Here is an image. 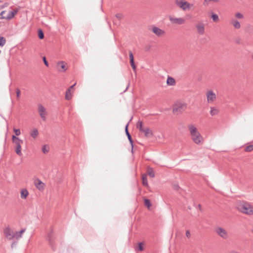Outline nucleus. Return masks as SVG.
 <instances>
[{"label":"nucleus","instance_id":"nucleus-1","mask_svg":"<svg viewBox=\"0 0 253 253\" xmlns=\"http://www.w3.org/2000/svg\"><path fill=\"white\" fill-rule=\"evenodd\" d=\"M188 128L190 131L191 139L193 142L197 145L202 144L204 141V139L198 131L197 128L193 125H189Z\"/></svg>","mask_w":253,"mask_h":253},{"label":"nucleus","instance_id":"nucleus-2","mask_svg":"<svg viewBox=\"0 0 253 253\" xmlns=\"http://www.w3.org/2000/svg\"><path fill=\"white\" fill-rule=\"evenodd\" d=\"M237 209L240 212L247 214H253V206L249 203L245 201H240L237 203Z\"/></svg>","mask_w":253,"mask_h":253},{"label":"nucleus","instance_id":"nucleus-3","mask_svg":"<svg viewBox=\"0 0 253 253\" xmlns=\"http://www.w3.org/2000/svg\"><path fill=\"white\" fill-rule=\"evenodd\" d=\"M12 141L15 145V152L19 156L22 155L21 152V144H23V141L22 140L19 139V138L16 137L15 135H12Z\"/></svg>","mask_w":253,"mask_h":253},{"label":"nucleus","instance_id":"nucleus-4","mask_svg":"<svg viewBox=\"0 0 253 253\" xmlns=\"http://www.w3.org/2000/svg\"><path fill=\"white\" fill-rule=\"evenodd\" d=\"M187 108V104L183 102H177L173 106L172 112L174 114L182 113Z\"/></svg>","mask_w":253,"mask_h":253},{"label":"nucleus","instance_id":"nucleus-5","mask_svg":"<svg viewBox=\"0 0 253 253\" xmlns=\"http://www.w3.org/2000/svg\"><path fill=\"white\" fill-rule=\"evenodd\" d=\"M175 3L177 6L183 11L190 10L193 6V4H191L184 0H175Z\"/></svg>","mask_w":253,"mask_h":253},{"label":"nucleus","instance_id":"nucleus-6","mask_svg":"<svg viewBox=\"0 0 253 253\" xmlns=\"http://www.w3.org/2000/svg\"><path fill=\"white\" fill-rule=\"evenodd\" d=\"M215 232L217 234L224 239L228 238V234L227 231L223 228L218 227L216 228Z\"/></svg>","mask_w":253,"mask_h":253},{"label":"nucleus","instance_id":"nucleus-7","mask_svg":"<svg viewBox=\"0 0 253 253\" xmlns=\"http://www.w3.org/2000/svg\"><path fill=\"white\" fill-rule=\"evenodd\" d=\"M169 20L171 23L173 24H177L179 25L183 24L185 22V19L183 18H175L169 16Z\"/></svg>","mask_w":253,"mask_h":253},{"label":"nucleus","instance_id":"nucleus-8","mask_svg":"<svg viewBox=\"0 0 253 253\" xmlns=\"http://www.w3.org/2000/svg\"><path fill=\"white\" fill-rule=\"evenodd\" d=\"M4 234L5 237L8 240H11L13 238H15L14 234H13L12 231L9 227L5 228L4 230Z\"/></svg>","mask_w":253,"mask_h":253},{"label":"nucleus","instance_id":"nucleus-9","mask_svg":"<svg viewBox=\"0 0 253 253\" xmlns=\"http://www.w3.org/2000/svg\"><path fill=\"white\" fill-rule=\"evenodd\" d=\"M38 111L43 121L46 120V112L45 108L42 105H39L38 107Z\"/></svg>","mask_w":253,"mask_h":253},{"label":"nucleus","instance_id":"nucleus-10","mask_svg":"<svg viewBox=\"0 0 253 253\" xmlns=\"http://www.w3.org/2000/svg\"><path fill=\"white\" fill-rule=\"evenodd\" d=\"M207 101L209 103L213 102L216 99V95L212 90H209L207 92Z\"/></svg>","mask_w":253,"mask_h":253},{"label":"nucleus","instance_id":"nucleus-11","mask_svg":"<svg viewBox=\"0 0 253 253\" xmlns=\"http://www.w3.org/2000/svg\"><path fill=\"white\" fill-rule=\"evenodd\" d=\"M66 63L64 61H59L57 63L56 68L59 72H65L67 70V68L66 66Z\"/></svg>","mask_w":253,"mask_h":253},{"label":"nucleus","instance_id":"nucleus-12","mask_svg":"<svg viewBox=\"0 0 253 253\" xmlns=\"http://www.w3.org/2000/svg\"><path fill=\"white\" fill-rule=\"evenodd\" d=\"M197 32L200 35H203L205 32V25L203 23H199L196 25Z\"/></svg>","mask_w":253,"mask_h":253},{"label":"nucleus","instance_id":"nucleus-13","mask_svg":"<svg viewBox=\"0 0 253 253\" xmlns=\"http://www.w3.org/2000/svg\"><path fill=\"white\" fill-rule=\"evenodd\" d=\"M128 123L125 126V132H126V135H127L128 139V140H129V142H130V144L131 145V152H132V153H133V140H132V139L131 138L130 134L128 132Z\"/></svg>","mask_w":253,"mask_h":253},{"label":"nucleus","instance_id":"nucleus-14","mask_svg":"<svg viewBox=\"0 0 253 253\" xmlns=\"http://www.w3.org/2000/svg\"><path fill=\"white\" fill-rule=\"evenodd\" d=\"M49 245L51 247L53 250H55V247L54 245V239L52 233H49L47 236Z\"/></svg>","mask_w":253,"mask_h":253},{"label":"nucleus","instance_id":"nucleus-15","mask_svg":"<svg viewBox=\"0 0 253 253\" xmlns=\"http://www.w3.org/2000/svg\"><path fill=\"white\" fill-rule=\"evenodd\" d=\"M152 31L157 36H160L165 34L164 31L156 26L152 28Z\"/></svg>","mask_w":253,"mask_h":253},{"label":"nucleus","instance_id":"nucleus-16","mask_svg":"<svg viewBox=\"0 0 253 253\" xmlns=\"http://www.w3.org/2000/svg\"><path fill=\"white\" fill-rule=\"evenodd\" d=\"M35 185L37 189L39 190H42L43 189L44 183L40 179H37L35 181Z\"/></svg>","mask_w":253,"mask_h":253},{"label":"nucleus","instance_id":"nucleus-17","mask_svg":"<svg viewBox=\"0 0 253 253\" xmlns=\"http://www.w3.org/2000/svg\"><path fill=\"white\" fill-rule=\"evenodd\" d=\"M146 137H150L153 135V132L148 127H145L143 132Z\"/></svg>","mask_w":253,"mask_h":253},{"label":"nucleus","instance_id":"nucleus-18","mask_svg":"<svg viewBox=\"0 0 253 253\" xmlns=\"http://www.w3.org/2000/svg\"><path fill=\"white\" fill-rule=\"evenodd\" d=\"M17 10H15L14 11H10L8 12V14L6 15V20H10L14 16V15L17 13Z\"/></svg>","mask_w":253,"mask_h":253},{"label":"nucleus","instance_id":"nucleus-19","mask_svg":"<svg viewBox=\"0 0 253 253\" xmlns=\"http://www.w3.org/2000/svg\"><path fill=\"white\" fill-rule=\"evenodd\" d=\"M231 23L235 29H238L241 27L240 23L238 20L236 19L231 20Z\"/></svg>","mask_w":253,"mask_h":253},{"label":"nucleus","instance_id":"nucleus-20","mask_svg":"<svg viewBox=\"0 0 253 253\" xmlns=\"http://www.w3.org/2000/svg\"><path fill=\"white\" fill-rule=\"evenodd\" d=\"M29 194L28 191L26 189H23L20 192L21 198L25 199Z\"/></svg>","mask_w":253,"mask_h":253},{"label":"nucleus","instance_id":"nucleus-21","mask_svg":"<svg viewBox=\"0 0 253 253\" xmlns=\"http://www.w3.org/2000/svg\"><path fill=\"white\" fill-rule=\"evenodd\" d=\"M25 230H26V229L24 228V229H21L20 231H19L18 232H16L14 233L15 238L16 239H18L21 238L22 234L25 231Z\"/></svg>","mask_w":253,"mask_h":253},{"label":"nucleus","instance_id":"nucleus-22","mask_svg":"<svg viewBox=\"0 0 253 253\" xmlns=\"http://www.w3.org/2000/svg\"><path fill=\"white\" fill-rule=\"evenodd\" d=\"M136 126V128L141 132H143V130H144L145 128V127L143 126V122L140 120L138 121Z\"/></svg>","mask_w":253,"mask_h":253},{"label":"nucleus","instance_id":"nucleus-23","mask_svg":"<svg viewBox=\"0 0 253 253\" xmlns=\"http://www.w3.org/2000/svg\"><path fill=\"white\" fill-rule=\"evenodd\" d=\"M167 84L169 85H174L175 84V81L173 78L169 76L167 80Z\"/></svg>","mask_w":253,"mask_h":253},{"label":"nucleus","instance_id":"nucleus-24","mask_svg":"<svg viewBox=\"0 0 253 253\" xmlns=\"http://www.w3.org/2000/svg\"><path fill=\"white\" fill-rule=\"evenodd\" d=\"M39 134L38 130L37 128H33L31 133L30 135L33 138H36Z\"/></svg>","mask_w":253,"mask_h":253},{"label":"nucleus","instance_id":"nucleus-25","mask_svg":"<svg viewBox=\"0 0 253 253\" xmlns=\"http://www.w3.org/2000/svg\"><path fill=\"white\" fill-rule=\"evenodd\" d=\"M72 97L71 91L70 90V88H68L66 91L65 94V99L66 100H69L71 99Z\"/></svg>","mask_w":253,"mask_h":253},{"label":"nucleus","instance_id":"nucleus-26","mask_svg":"<svg viewBox=\"0 0 253 253\" xmlns=\"http://www.w3.org/2000/svg\"><path fill=\"white\" fill-rule=\"evenodd\" d=\"M142 180L143 185L145 186L148 187V183L145 174L142 175Z\"/></svg>","mask_w":253,"mask_h":253},{"label":"nucleus","instance_id":"nucleus-27","mask_svg":"<svg viewBox=\"0 0 253 253\" xmlns=\"http://www.w3.org/2000/svg\"><path fill=\"white\" fill-rule=\"evenodd\" d=\"M218 110L217 109H216L214 107L211 108L210 114L211 116L216 115L218 114Z\"/></svg>","mask_w":253,"mask_h":253},{"label":"nucleus","instance_id":"nucleus-28","mask_svg":"<svg viewBox=\"0 0 253 253\" xmlns=\"http://www.w3.org/2000/svg\"><path fill=\"white\" fill-rule=\"evenodd\" d=\"M6 40L4 37L0 36V46H3L6 43Z\"/></svg>","mask_w":253,"mask_h":253},{"label":"nucleus","instance_id":"nucleus-29","mask_svg":"<svg viewBox=\"0 0 253 253\" xmlns=\"http://www.w3.org/2000/svg\"><path fill=\"white\" fill-rule=\"evenodd\" d=\"M148 174L151 177H155V172L152 168H148Z\"/></svg>","mask_w":253,"mask_h":253},{"label":"nucleus","instance_id":"nucleus-30","mask_svg":"<svg viewBox=\"0 0 253 253\" xmlns=\"http://www.w3.org/2000/svg\"><path fill=\"white\" fill-rule=\"evenodd\" d=\"M144 202L145 206L149 209L151 206L150 200L145 198L144 199Z\"/></svg>","mask_w":253,"mask_h":253},{"label":"nucleus","instance_id":"nucleus-31","mask_svg":"<svg viewBox=\"0 0 253 253\" xmlns=\"http://www.w3.org/2000/svg\"><path fill=\"white\" fill-rule=\"evenodd\" d=\"M38 36L39 39L41 40H42L44 38V34L41 29H39L38 31Z\"/></svg>","mask_w":253,"mask_h":253},{"label":"nucleus","instance_id":"nucleus-32","mask_svg":"<svg viewBox=\"0 0 253 253\" xmlns=\"http://www.w3.org/2000/svg\"><path fill=\"white\" fill-rule=\"evenodd\" d=\"M211 17L214 22H217L218 20V16L216 14L212 13Z\"/></svg>","mask_w":253,"mask_h":253},{"label":"nucleus","instance_id":"nucleus-33","mask_svg":"<svg viewBox=\"0 0 253 253\" xmlns=\"http://www.w3.org/2000/svg\"><path fill=\"white\" fill-rule=\"evenodd\" d=\"M6 11L5 10L2 11L0 13V19H6Z\"/></svg>","mask_w":253,"mask_h":253},{"label":"nucleus","instance_id":"nucleus-34","mask_svg":"<svg viewBox=\"0 0 253 253\" xmlns=\"http://www.w3.org/2000/svg\"><path fill=\"white\" fill-rule=\"evenodd\" d=\"M246 152H251L253 150V145H250L245 148Z\"/></svg>","mask_w":253,"mask_h":253},{"label":"nucleus","instance_id":"nucleus-35","mask_svg":"<svg viewBox=\"0 0 253 253\" xmlns=\"http://www.w3.org/2000/svg\"><path fill=\"white\" fill-rule=\"evenodd\" d=\"M235 16L237 18H238V19H243L244 18L243 15L240 12L236 13L235 14Z\"/></svg>","mask_w":253,"mask_h":253},{"label":"nucleus","instance_id":"nucleus-36","mask_svg":"<svg viewBox=\"0 0 253 253\" xmlns=\"http://www.w3.org/2000/svg\"><path fill=\"white\" fill-rule=\"evenodd\" d=\"M129 57L130 59V62L134 61V57L133 55V53L131 51H129Z\"/></svg>","mask_w":253,"mask_h":253},{"label":"nucleus","instance_id":"nucleus-37","mask_svg":"<svg viewBox=\"0 0 253 253\" xmlns=\"http://www.w3.org/2000/svg\"><path fill=\"white\" fill-rule=\"evenodd\" d=\"M13 131L15 132V135L16 136H19L20 134V133H21V131H20V130L19 129L14 128L13 129Z\"/></svg>","mask_w":253,"mask_h":253},{"label":"nucleus","instance_id":"nucleus-38","mask_svg":"<svg viewBox=\"0 0 253 253\" xmlns=\"http://www.w3.org/2000/svg\"><path fill=\"white\" fill-rule=\"evenodd\" d=\"M16 97L17 99H19L20 97V90L19 88L16 89Z\"/></svg>","mask_w":253,"mask_h":253},{"label":"nucleus","instance_id":"nucleus-39","mask_svg":"<svg viewBox=\"0 0 253 253\" xmlns=\"http://www.w3.org/2000/svg\"><path fill=\"white\" fill-rule=\"evenodd\" d=\"M138 249L139 251H142L143 250V247L142 243H139L138 244Z\"/></svg>","mask_w":253,"mask_h":253},{"label":"nucleus","instance_id":"nucleus-40","mask_svg":"<svg viewBox=\"0 0 253 253\" xmlns=\"http://www.w3.org/2000/svg\"><path fill=\"white\" fill-rule=\"evenodd\" d=\"M130 65L132 67V68L133 69V70H136V66L135 65V63H134V61H131V62H130Z\"/></svg>","mask_w":253,"mask_h":253},{"label":"nucleus","instance_id":"nucleus-41","mask_svg":"<svg viewBox=\"0 0 253 253\" xmlns=\"http://www.w3.org/2000/svg\"><path fill=\"white\" fill-rule=\"evenodd\" d=\"M42 152L43 153H44V154H46V153H47L48 152V150L47 149H46V146L45 145H44L42 147Z\"/></svg>","mask_w":253,"mask_h":253},{"label":"nucleus","instance_id":"nucleus-42","mask_svg":"<svg viewBox=\"0 0 253 253\" xmlns=\"http://www.w3.org/2000/svg\"><path fill=\"white\" fill-rule=\"evenodd\" d=\"M116 17L118 18L119 20H121L123 18V15L121 13L116 14Z\"/></svg>","mask_w":253,"mask_h":253},{"label":"nucleus","instance_id":"nucleus-43","mask_svg":"<svg viewBox=\"0 0 253 253\" xmlns=\"http://www.w3.org/2000/svg\"><path fill=\"white\" fill-rule=\"evenodd\" d=\"M42 59L45 65L47 67L48 66V63L46 59V57L44 56L43 57Z\"/></svg>","mask_w":253,"mask_h":253},{"label":"nucleus","instance_id":"nucleus-44","mask_svg":"<svg viewBox=\"0 0 253 253\" xmlns=\"http://www.w3.org/2000/svg\"><path fill=\"white\" fill-rule=\"evenodd\" d=\"M185 234L187 238H190L191 236V234H190L189 230H186Z\"/></svg>","mask_w":253,"mask_h":253},{"label":"nucleus","instance_id":"nucleus-45","mask_svg":"<svg viewBox=\"0 0 253 253\" xmlns=\"http://www.w3.org/2000/svg\"><path fill=\"white\" fill-rule=\"evenodd\" d=\"M8 5H9V3H7V2H5V3H4V4H3L2 5H1V6H0V8H4V7H5L8 6Z\"/></svg>","mask_w":253,"mask_h":253},{"label":"nucleus","instance_id":"nucleus-46","mask_svg":"<svg viewBox=\"0 0 253 253\" xmlns=\"http://www.w3.org/2000/svg\"><path fill=\"white\" fill-rule=\"evenodd\" d=\"M76 85V84H74L73 85H71L69 88H70V90L71 91V89H73L74 87V86Z\"/></svg>","mask_w":253,"mask_h":253},{"label":"nucleus","instance_id":"nucleus-47","mask_svg":"<svg viewBox=\"0 0 253 253\" xmlns=\"http://www.w3.org/2000/svg\"><path fill=\"white\" fill-rule=\"evenodd\" d=\"M198 208H199V210H200V211H201V210H202L201 205L200 204H199V205H198Z\"/></svg>","mask_w":253,"mask_h":253},{"label":"nucleus","instance_id":"nucleus-48","mask_svg":"<svg viewBox=\"0 0 253 253\" xmlns=\"http://www.w3.org/2000/svg\"><path fill=\"white\" fill-rule=\"evenodd\" d=\"M138 192H139L138 194H139H139H140V193H141V189L139 188Z\"/></svg>","mask_w":253,"mask_h":253},{"label":"nucleus","instance_id":"nucleus-49","mask_svg":"<svg viewBox=\"0 0 253 253\" xmlns=\"http://www.w3.org/2000/svg\"><path fill=\"white\" fill-rule=\"evenodd\" d=\"M231 253H238L237 252H236V251H233Z\"/></svg>","mask_w":253,"mask_h":253},{"label":"nucleus","instance_id":"nucleus-50","mask_svg":"<svg viewBox=\"0 0 253 253\" xmlns=\"http://www.w3.org/2000/svg\"><path fill=\"white\" fill-rule=\"evenodd\" d=\"M252 58H253V55H252Z\"/></svg>","mask_w":253,"mask_h":253},{"label":"nucleus","instance_id":"nucleus-51","mask_svg":"<svg viewBox=\"0 0 253 253\" xmlns=\"http://www.w3.org/2000/svg\"><path fill=\"white\" fill-rule=\"evenodd\" d=\"M252 232L253 233V230H252Z\"/></svg>","mask_w":253,"mask_h":253}]
</instances>
